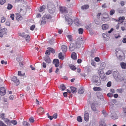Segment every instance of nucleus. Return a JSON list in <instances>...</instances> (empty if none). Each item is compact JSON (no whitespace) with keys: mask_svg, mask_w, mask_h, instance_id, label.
Returning <instances> with one entry per match:
<instances>
[{"mask_svg":"<svg viewBox=\"0 0 126 126\" xmlns=\"http://www.w3.org/2000/svg\"><path fill=\"white\" fill-rule=\"evenodd\" d=\"M93 89L94 91H101L102 90V89L100 88L96 87H94Z\"/></svg>","mask_w":126,"mask_h":126,"instance_id":"obj_28","label":"nucleus"},{"mask_svg":"<svg viewBox=\"0 0 126 126\" xmlns=\"http://www.w3.org/2000/svg\"><path fill=\"white\" fill-rule=\"evenodd\" d=\"M125 19V17L124 16L119 17V21H123Z\"/></svg>","mask_w":126,"mask_h":126,"instance_id":"obj_49","label":"nucleus"},{"mask_svg":"<svg viewBox=\"0 0 126 126\" xmlns=\"http://www.w3.org/2000/svg\"><path fill=\"white\" fill-rule=\"evenodd\" d=\"M27 34H26L24 32L19 33V35L23 38H25Z\"/></svg>","mask_w":126,"mask_h":126,"instance_id":"obj_34","label":"nucleus"},{"mask_svg":"<svg viewBox=\"0 0 126 126\" xmlns=\"http://www.w3.org/2000/svg\"><path fill=\"white\" fill-rule=\"evenodd\" d=\"M102 114L104 115V116L105 117L107 116V114L106 113L105 111L103 110L102 111Z\"/></svg>","mask_w":126,"mask_h":126,"instance_id":"obj_53","label":"nucleus"},{"mask_svg":"<svg viewBox=\"0 0 126 126\" xmlns=\"http://www.w3.org/2000/svg\"><path fill=\"white\" fill-rule=\"evenodd\" d=\"M16 17L18 21H20L22 19V17L18 13L16 14Z\"/></svg>","mask_w":126,"mask_h":126,"instance_id":"obj_15","label":"nucleus"},{"mask_svg":"<svg viewBox=\"0 0 126 126\" xmlns=\"http://www.w3.org/2000/svg\"><path fill=\"white\" fill-rule=\"evenodd\" d=\"M42 66L43 67L46 68V63L44 62H43V63Z\"/></svg>","mask_w":126,"mask_h":126,"instance_id":"obj_63","label":"nucleus"},{"mask_svg":"<svg viewBox=\"0 0 126 126\" xmlns=\"http://www.w3.org/2000/svg\"><path fill=\"white\" fill-rule=\"evenodd\" d=\"M99 75L100 77L101 78V79H103V81L106 79L105 75L104 74L100 73L99 74Z\"/></svg>","mask_w":126,"mask_h":126,"instance_id":"obj_22","label":"nucleus"},{"mask_svg":"<svg viewBox=\"0 0 126 126\" xmlns=\"http://www.w3.org/2000/svg\"><path fill=\"white\" fill-rule=\"evenodd\" d=\"M94 83L97 85H100L101 83V81L99 77L97 76H94L93 77Z\"/></svg>","mask_w":126,"mask_h":126,"instance_id":"obj_3","label":"nucleus"},{"mask_svg":"<svg viewBox=\"0 0 126 126\" xmlns=\"http://www.w3.org/2000/svg\"><path fill=\"white\" fill-rule=\"evenodd\" d=\"M70 68L72 70H75L76 69V68L75 66L72 65L70 66Z\"/></svg>","mask_w":126,"mask_h":126,"instance_id":"obj_48","label":"nucleus"},{"mask_svg":"<svg viewBox=\"0 0 126 126\" xmlns=\"http://www.w3.org/2000/svg\"><path fill=\"white\" fill-rule=\"evenodd\" d=\"M48 49L50 51V52H51L52 53H55V50L54 49L50 47H49L48 48Z\"/></svg>","mask_w":126,"mask_h":126,"instance_id":"obj_42","label":"nucleus"},{"mask_svg":"<svg viewBox=\"0 0 126 126\" xmlns=\"http://www.w3.org/2000/svg\"><path fill=\"white\" fill-rule=\"evenodd\" d=\"M120 65L122 68L126 69V63L123 62H122L120 63Z\"/></svg>","mask_w":126,"mask_h":126,"instance_id":"obj_24","label":"nucleus"},{"mask_svg":"<svg viewBox=\"0 0 126 126\" xmlns=\"http://www.w3.org/2000/svg\"><path fill=\"white\" fill-rule=\"evenodd\" d=\"M123 53L122 52L120 51H117V53H116L118 59L120 61L123 60L124 59L123 57L121 55Z\"/></svg>","mask_w":126,"mask_h":126,"instance_id":"obj_5","label":"nucleus"},{"mask_svg":"<svg viewBox=\"0 0 126 126\" xmlns=\"http://www.w3.org/2000/svg\"><path fill=\"white\" fill-rule=\"evenodd\" d=\"M5 114L4 113H2L0 115V118L3 120L5 118L4 117V116Z\"/></svg>","mask_w":126,"mask_h":126,"instance_id":"obj_40","label":"nucleus"},{"mask_svg":"<svg viewBox=\"0 0 126 126\" xmlns=\"http://www.w3.org/2000/svg\"><path fill=\"white\" fill-rule=\"evenodd\" d=\"M84 92V89H83L80 88L78 91V93L80 94H83Z\"/></svg>","mask_w":126,"mask_h":126,"instance_id":"obj_30","label":"nucleus"},{"mask_svg":"<svg viewBox=\"0 0 126 126\" xmlns=\"http://www.w3.org/2000/svg\"><path fill=\"white\" fill-rule=\"evenodd\" d=\"M35 27V26L34 25H32L30 27V30L32 31H33Z\"/></svg>","mask_w":126,"mask_h":126,"instance_id":"obj_54","label":"nucleus"},{"mask_svg":"<svg viewBox=\"0 0 126 126\" xmlns=\"http://www.w3.org/2000/svg\"><path fill=\"white\" fill-rule=\"evenodd\" d=\"M91 108L92 110L94 111H97L96 108L94 106V104L93 103L91 105Z\"/></svg>","mask_w":126,"mask_h":126,"instance_id":"obj_27","label":"nucleus"},{"mask_svg":"<svg viewBox=\"0 0 126 126\" xmlns=\"http://www.w3.org/2000/svg\"><path fill=\"white\" fill-rule=\"evenodd\" d=\"M29 121L31 123H32L34 122V120L33 118L31 117L29 119Z\"/></svg>","mask_w":126,"mask_h":126,"instance_id":"obj_46","label":"nucleus"},{"mask_svg":"<svg viewBox=\"0 0 126 126\" xmlns=\"http://www.w3.org/2000/svg\"><path fill=\"white\" fill-rule=\"evenodd\" d=\"M67 37L69 40V41H71V42H72L73 41H75L74 40H73V39L71 35H68L67 36Z\"/></svg>","mask_w":126,"mask_h":126,"instance_id":"obj_36","label":"nucleus"},{"mask_svg":"<svg viewBox=\"0 0 126 126\" xmlns=\"http://www.w3.org/2000/svg\"><path fill=\"white\" fill-rule=\"evenodd\" d=\"M6 20V18L5 17H2L1 18V22L2 23L4 22Z\"/></svg>","mask_w":126,"mask_h":126,"instance_id":"obj_51","label":"nucleus"},{"mask_svg":"<svg viewBox=\"0 0 126 126\" xmlns=\"http://www.w3.org/2000/svg\"><path fill=\"white\" fill-rule=\"evenodd\" d=\"M12 80L14 81L16 84V85H17L19 84V80L17 79V78L15 76H14L12 78Z\"/></svg>","mask_w":126,"mask_h":126,"instance_id":"obj_10","label":"nucleus"},{"mask_svg":"<svg viewBox=\"0 0 126 126\" xmlns=\"http://www.w3.org/2000/svg\"><path fill=\"white\" fill-rule=\"evenodd\" d=\"M65 19L66 22L68 25H71L73 23V21L72 19L69 17L68 15H66L65 16Z\"/></svg>","mask_w":126,"mask_h":126,"instance_id":"obj_6","label":"nucleus"},{"mask_svg":"<svg viewBox=\"0 0 126 126\" xmlns=\"http://www.w3.org/2000/svg\"><path fill=\"white\" fill-rule=\"evenodd\" d=\"M123 89H120L117 90V92L121 94L122 93Z\"/></svg>","mask_w":126,"mask_h":126,"instance_id":"obj_43","label":"nucleus"},{"mask_svg":"<svg viewBox=\"0 0 126 126\" xmlns=\"http://www.w3.org/2000/svg\"><path fill=\"white\" fill-rule=\"evenodd\" d=\"M3 120L4 122L8 125H11V121L7 118H5Z\"/></svg>","mask_w":126,"mask_h":126,"instance_id":"obj_17","label":"nucleus"},{"mask_svg":"<svg viewBox=\"0 0 126 126\" xmlns=\"http://www.w3.org/2000/svg\"><path fill=\"white\" fill-rule=\"evenodd\" d=\"M0 126H7L2 121L0 120Z\"/></svg>","mask_w":126,"mask_h":126,"instance_id":"obj_47","label":"nucleus"},{"mask_svg":"<svg viewBox=\"0 0 126 126\" xmlns=\"http://www.w3.org/2000/svg\"><path fill=\"white\" fill-rule=\"evenodd\" d=\"M6 93V90L4 87H1L0 91V94L1 96H3Z\"/></svg>","mask_w":126,"mask_h":126,"instance_id":"obj_8","label":"nucleus"},{"mask_svg":"<svg viewBox=\"0 0 126 126\" xmlns=\"http://www.w3.org/2000/svg\"><path fill=\"white\" fill-rule=\"evenodd\" d=\"M109 27L108 25L106 24H103L102 26V28L103 30H105L108 29Z\"/></svg>","mask_w":126,"mask_h":126,"instance_id":"obj_18","label":"nucleus"},{"mask_svg":"<svg viewBox=\"0 0 126 126\" xmlns=\"http://www.w3.org/2000/svg\"><path fill=\"white\" fill-rule=\"evenodd\" d=\"M46 22L45 17L43 16L42 17V20L41 21V25H44L46 24Z\"/></svg>","mask_w":126,"mask_h":126,"instance_id":"obj_29","label":"nucleus"},{"mask_svg":"<svg viewBox=\"0 0 126 126\" xmlns=\"http://www.w3.org/2000/svg\"><path fill=\"white\" fill-rule=\"evenodd\" d=\"M123 111L124 113V115L126 116V108H125L124 109Z\"/></svg>","mask_w":126,"mask_h":126,"instance_id":"obj_64","label":"nucleus"},{"mask_svg":"<svg viewBox=\"0 0 126 126\" xmlns=\"http://www.w3.org/2000/svg\"><path fill=\"white\" fill-rule=\"evenodd\" d=\"M89 6L87 5H85L82 6L81 7V8L82 9L84 10L87 9L88 8Z\"/></svg>","mask_w":126,"mask_h":126,"instance_id":"obj_31","label":"nucleus"},{"mask_svg":"<svg viewBox=\"0 0 126 126\" xmlns=\"http://www.w3.org/2000/svg\"><path fill=\"white\" fill-rule=\"evenodd\" d=\"M89 115L88 112L85 111L84 114V119L87 122L89 121Z\"/></svg>","mask_w":126,"mask_h":126,"instance_id":"obj_14","label":"nucleus"},{"mask_svg":"<svg viewBox=\"0 0 126 126\" xmlns=\"http://www.w3.org/2000/svg\"><path fill=\"white\" fill-rule=\"evenodd\" d=\"M60 11L61 12L63 13H66L67 12V9L64 7H60Z\"/></svg>","mask_w":126,"mask_h":126,"instance_id":"obj_12","label":"nucleus"},{"mask_svg":"<svg viewBox=\"0 0 126 126\" xmlns=\"http://www.w3.org/2000/svg\"><path fill=\"white\" fill-rule=\"evenodd\" d=\"M102 15H105L106 16V17L103 16L102 18L101 19L102 21H107L110 20V18L109 16L108 15L107 13L106 12L104 13Z\"/></svg>","mask_w":126,"mask_h":126,"instance_id":"obj_7","label":"nucleus"},{"mask_svg":"<svg viewBox=\"0 0 126 126\" xmlns=\"http://www.w3.org/2000/svg\"><path fill=\"white\" fill-rule=\"evenodd\" d=\"M6 1V0H0V4L1 5H3Z\"/></svg>","mask_w":126,"mask_h":126,"instance_id":"obj_52","label":"nucleus"},{"mask_svg":"<svg viewBox=\"0 0 126 126\" xmlns=\"http://www.w3.org/2000/svg\"><path fill=\"white\" fill-rule=\"evenodd\" d=\"M59 59L61 60H63L64 59V56L62 55V54L61 52L59 53Z\"/></svg>","mask_w":126,"mask_h":126,"instance_id":"obj_32","label":"nucleus"},{"mask_svg":"<svg viewBox=\"0 0 126 126\" xmlns=\"http://www.w3.org/2000/svg\"><path fill=\"white\" fill-rule=\"evenodd\" d=\"M74 24L78 26L81 25V23L79 21V19L78 18H76L74 19Z\"/></svg>","mask_w":126,"mask_h":126,"instance_id":"obj_11","label":"nucleus"},{"mask_svg":"<svg viewBox=\"0 0 126 126\" xmlns=\"http://www.w3.org/2000/svg\"><path fill=\"white\" fill-rule=\"evenodd\" d=\"M11 123H12L14 125H16L17 123V122L15 120H12L11 121Z\"/></svg>","mask_w":126,"mask_h":126,"instance_id":"obj_50","label":"nucleus"},{"mask_svg":"<svg viewBox=\"0 0 126 126\" xmlns=\"http://www.w3.org/2000/svg\"><path fill=\"white\" fill-rule=\"evenodd\" d=\"M25 38L26 40L27 41H29L30 39V37L29 35H27Z\"/></svg>","mask_w":126,"mask_h":126,"instance_id":"obj_41","label":"nucleus"},{"mask_svg":"<svg viewBox=\"0 0 126 126\" xmlns=\"http://www.w3.org/2000/svg\"><path fill=\"white\" fill-rule=\"evenodd\" d=\"M62 49L63 52H66L67 50V47L64 45H63L62 46Z\"/></svg>","mask_w":126,"mask_h":126,"instance_id":"obj_20","label":"nucleus"},{"mask_svg":"<svg viewBox=\"0 0 126 126\" xmlns=\"http://www.w3.org/2000/svg\"><path fill=\"white\" fill-rule=\"evenodd\" d=\"M111 82L109 81L108 82L107 84V86L108 87H110L111 86Z\"/></svg>","mask_w":126,"mask_h":126,"instance_id":"obj_58","label":"nucleus"},{"mask_svg":"<svg viewBox=\"0 0 126 126\" xmlns=\"http://www.w3.org/2000/svg\"><path fill=\"white\" fill-rule=\"evenodd\" d=\"M48 10L50 13H53L55 11V6L53 3L49 2L47 4Z\"/></svg>","mask_w":126,"mask_h":126,"instance_id":"obj_2","label":"nucleus"},{"mask_svg":"<svg viewBox=\"0 0 126 126\" xmlns=\"http://www.w3.org/2000/svg\"><path fill=\"white\" fill-rule=\"evenodd\" d=\"M70 89L71 90V92L73 94L76 93L77 92V88L73 87H71Z\"/></svg>","mask_w":126,"mask_h":126,"instance_id":"obj_21","label":"nucleus"},{"mask_svg":"<svg viewBox=\"0 0 126 126\" xmlns=\"http://www.w3.org/2000/svg\"><path fill=\"white\" fill-rule=\"evenodd\" d=\"M111 117L114 120L118 118L117 114L115 113H111Z\"/></svg>","mask_w":126,"mask_h":126,"instance_id":"obj_19","label":"nucleus"},{"mask_svg":"<svg viewBox=\"0 0 126 126\" xmlns=\"http://www.w3.org/2000/svg\"><path fill=\"white\" fill-rule=\"evenodd\" d=\"M114 78L117 80H119L121 79V77L118 72L117 71H114L113 73Z\"/></svg>","mask_w":126,"mask_h":126,"instance_id":"obj_4","label":"nucleus"},{"mask_svg":"<svg viewBox=\"0 0 126 126\" xmlns=\"http://www.w3.org/2000/svg\"><path fill=\"white\" fill-rule=\"evenodd\" d=\"M77 120L78 121L80 122H82V118L80 116H79L77 117Z\"/></svg>","mask_w":126,"mask_h":126,"instance_id":"obj_38","label":"nucleus"},{"mask_svg":"<svg viewBox=\"0 0 126 126\" xmlns=\"http://www.w3.org/2000/svg\"><path fill=\"white\" fill-rule=\"evenodd\" d=\"M107 96L109 97H111L113 96V94L112 93H109L107 94Z\"/></svg>","mask_w":126,"mask_h":126,"instance_id":"obj_59","label":"nucleus"},{"mask_svg":"<svg viewBox=\"0 0 126 126\" xmlns=\"http://www.w3.org/2000/svg\"><path fill=\"white\" fill-rule=\"evenodd\" d=\"M50 51L49 50H46V52H45V54H48L49 55H50Z\"/></svg>","mask_w":126,"mask_h":126,"instance_id":"obj_56","label":"nucleus"},{"mask_svg":"<svg viewBox=\"0 0 126 126\" xmlns=\"http://www.w3.org/2000/svg\"><path fill=\"white\" fill-rule=\"evenodd\" d=\"M115 11L114 9H112L110 10V15L111 16L114 14Z\"/></svg>","mask_w":126,"mask_h":126,"instance_id":"obj_44","label":"nucleus"},{"mask_svg":"<svg viewBox=\"0 0 126 126\" xmlns=\"http://www.w3.org/2000/svg\"><path fill=\"white\" fill-rule=\"evenodd\" d=\"M60 88L61 89L62 91L66 89V87L63 84L61 85Z\"/></svg>","mask_w":126,"mask_h":126,"instance_id":"obj_33","label":"nucleus"},{"mask_svg":"<svg viewBox=\"0 0 126 126\" xmlns=\"http://www.w3.org/2000/svg\"><path fill=\"white\" fill-rule=\"evenodd\" d=\"M57 113H55L53 115V117L55 119H56L57 117Z\"/></svg>","mask_w":126,"mask_h":126,"instance_id":"obj_60","label":"nucleus"},{"mask_svg":"<svg viewBox=\"0 0 126 126\" xmlns=\"http://www.w3.org/2000/svg\"><path fill=\"white\" fill-rule=\"evenodd\" d=\"M63 95L65 97H67V92H64L63 93Z\"/></svg>","mask_w":126,"mask_h":126,"instance_id":"obj_61","label":"nucleus"},{"mask_svg":"<svg viewBox=\"0 0 126 126\" xmlns=\"http://www.w3.org/2000/svg\"><path fill=\"white\" fill-rule=\"evenodd\" d=\"M44 59L45 61L47 63H49L51 62V60L49 57L48 56H46L45 57Z\"/></svg>","mask_w":126,"mask_h":126,"instance_id":"obj_16","label":"nucleus"},{"mask_svg":"<svg viewBox=\"0 0 126 126\" xmlns=\"http://www.w3.org/2000/svg\"><path fill=\"white\" fill-rule=\"evenodd\" d=\"M46 8V6L45 5H43L40 6V9L39 10V12H41L43 11Z\"/></svg>","mask_w":126,"mask_h":126,"instance_id":"obj_26","label":"nucleus"},{"mask_svg":"<svg viewBox=\"0 0 126 126\" xmlns=\"http://www.w3.org/2000/svg\"><path fill=\"white\" fill-rule=\"evenodd\" d=\"M83 39L81 37L78 38L75 41H73L71 43L69 48L70 51H72L75 49L79 48L80 47L83 42Z\"/></svg>","mask_w":126,"mask_h":126,"instance_id":"obj_1","label":"nucleus"},{"mask_svg":"<svg viewBox=\"0 0 126 126\" xmlns=\"http://www.w3.org/2000/svg\"><path fill=\"white\" fill-rule=\"evenodd\" d=\"M95 61L97 62H98L100 61L99 58L98 57H96L95 58Z\"/></svg>","mask_w":126,"mask_h":126,"instance_id":"obj_57","label":"nucleus"},{"mask_svg":"<svg viewBox=\"0 0 126 126\" xmlns=\"http://www.w3.org/2000/svg\"><path fill=\"white\" fill-rule=\"evenodd\" d=\"M23 125L24 126H29L30 125L26 121L23 122Z\"/></svg>","mask_w":126,"mask_h":126,"instance_id":"obj_45","label":"nucleus"},{"mask_svg":"<svg viewBox=\"0 0 126 126\" xmlns=\"http://www.w3.org/2000/svg\"><path fill=\"white\" fill-rule=\"evenodd\" d=\"M110 91L112 94L115 93V90L113 89H111L110 90Z\"/></svg>","mask_w":126,"mask_h":126,"instance_id":"obj_62","label":"nucleus"},{"mask_svg":"<svg viewBox=\"0 0 126 126\" xmlns=\"http://www.w3.org/2000/svg\"><path fill=\"white\" fill-rule=\"evenodd\" d=\"M53 63L55 64V67H57L59 66V61L58 59H55L53 61Z\"/></svg>","mask_w":126,"mask_h":126,"instance_id":"obj_13","label":"nucleus"},{"mask_svg":"<svg viewBox=\"0 0 126 126\" xmlns=\"http://www.w3.org/2000/svg\"><path fill=\"white\" fill-rule=\"evenodd\" d=\"M43 16L45 17V18H46L47 19H50L52 18L51 16L48 14H45Z\"/></svg>","mask_w":126,"mask_h":126,"instance_id":"obj_25","label":"nucleus"},{"mask_svg":"<svg viewBox=\"0 0 126 126\" xmlns=\"http://www.w3.org/2000/svg\"><path fill=\"white\" fill-rule=\"evenodd\" d=\"M15 16L14 14H12L10 16V17L12 20H13L14 19Z\"/></svg>","mask_w":126,"mask_h":126,"instance_id":"obj_55","label":"nucleus"},{"mask_svg":"<svg viewBox=\"0 0 126 126\" xmlns=\"http://www.w3.org/2000/svg\"><path fill=\"white\" fill-rule=\"evenodd\" d=\"M13 6L11 4L9 3L8 4V6L7 7V9L8 10H11Z\"/></svg>","mask_w":126,"mask_h":126,"instance_id":"obj_35","label":"nucleus"},{"mask_svg":"<svg viewBox=\"0 0 126 126\" xmlns=\"http://www.w3.org/2000/svg\"><path fill=\"white\" fill-rule=\"evenodd\" d=\"M44 109L42 107H39L37 110V112L39 115L43 114L44 113Z\"/></svg>","mask_w":126,"mask_h":126,"instance_id":"obj_9","label":"nucleus"},{"mask_svg":"<svg viewBox=\"0 0 126 126\" xmlns=\"http://www.w3.org/2000/svg\"><path fill=\"white\" fill-rule=\"evenodd\" d=\"M79 33L80 34H82L83 32V29L82 28H79L78 30Z\"/></svg>","mask_w":126,"mask_h":126,"instance_id":"obj_37","label":"nucleus"},{"mask_svg":"<svg viewBox=\"0 0 126 126\" xmlns=\"http://www.w3.org/2000/svg\"><path fill=\"white\" fill-rule=\"evenodd\" d=\"M71 57L74 60H76L77 59V58L76 56V54L74 52H73L72 53Z\"/></svg>","mask_w":126,"mask_h":126,"instance_id":"obj_23","label":"nucleus"},{"mask_svg":"<svg viewBox=\"0 0 126 126\" xmlns=\"http://www.w3.org/2000/svg\"><path fill=\"white\" fill-rule=\"evenodd\" d=\"M112 72V70H109L106 73V74L107 75H109L111 74Z\"/></svg>","mask_w":126,"mask_h":126,"instance_id":"obj_39","label":"nucleus"}]
</instances>
